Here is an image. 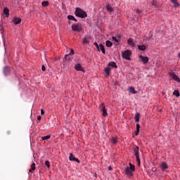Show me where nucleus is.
Instances as JSON below:
<instances>
[{
    "label": "nucleus",
    "mask_w": 180,
    "mask_h": 180,
    "mask_svg": "<svg viewBox=\"0 0 180 180\" xmlns=\"http://www.w3.org/2000/svg\"><path fill=\"white\" fill-rule=\"evenodd\" d=\"M75 13L76 16H78V18H82V19L86 18L88 16V14L86 13V11L79 8H76Z\"/></svg>",
    "instance_id": "obj_1"
},
{
    "label": "nucleus",
    "mask_w": 180,
    "mask_h": 180,
    "mask_svg": "<svg viewBox=\"0 0 180 180\" xmlns=\"http://www.w3.org/2000/svg\"><path fill=\"white\" fill-rule=\"evenodd\" d=\"M72 30L73 32H76L77 33H79V32H81L82 30V25H81V24H73L72 25Z\"/></svg>",
    "instance_id": "obj_2"
},
{
    "label": "nucleus",
    "mask_w": 180,
    "mask_h": 180,
    "mask_svg": "<svg viewBox=\"0 0 180 180\" xmlns=\"http://www.w3.org/2000/svg\"><path fill=\"white\" fill-rule=\"evenodd\" d=\"M99 109L101 112H103V116L106 117L108 116V110H106V107L105 106V103H102L99 105Z\"/></svg>",
    "instance_id": "obj_3"
},
{
    "label": "nucleus",
    "mask_w": 180,
    "mask_h": 180,
    "mask_svg": "<svg viewBox=\"0 0 180 180\" xmlns=\"http://www.w3.org/2000/svg\"><path fill=\"white\" fill-rule=\"evenodd\" d=\"M130 56H131V51L130 50H127L122 53V58L125 60H130Z\"/></svg>",
    "instance_id": "obj_4"
},
{
    "label": "nucleus",
    "mask_w": 180,
    "mask_h": 180,
    "mask_svg": "<svg viewBox=\"0 0 180 180\" xmlns=\"http://www.w3.org/2000/svg\"><path fill=\"white\" fill-rule=\"evenodd\" d=\"M169 75L171 77L172 79H174V81H176V82H180L179 77H178L174 72H169Z\"/></svg>",
    "instance_id": "obj_5"
},
{
    "label": "nucleus",
    "mask_w": 180,
    "mask_h": 180,
    "mask_svg": "<svg viewBox=\"0 0 180 180\" xmlns=\"http://www.w3.org/2000/svg\"><path fill=\"white\" fill-rule=\"evenodd\" d=\"M4 74L5 77H7V75H9L11 74V68L6 66L4 68Z\"/></svg>",
    "instance_id": "obj_6"
},
{
    "label": "nucleus",
    "mask_w": 180,
    "mask_h": 180,
    "mask_svg": "<svg viewBox=\"0 0 180 180\" xmlns=\"http://www.w3.org/2000/svg\"><path fill=\"white\" fill-rule=\"evenodd\" d=\"M69 160H70V161H75L78 164H79V162H80L79 159L75 158L72 153H70Z\"/></svg>",
    "instance_id": "obj_7"
},
{
    "label": "nucleus",
    "mask_w": 180,
    "mask_h": 180,
    "mask_svg": "<svg viewBox=\"0 0 180 180\" xmlns=\"http://www.w3.org/2000/svg\"><path fill=\"white\" fill-rule=\"evenodd\" d=\"M125 174L127 176H133V172L130 169V167H127L125 168Z\"/></svg>",
    "instance_id": "obj_8"
},
{
    "label": "nucleus",
    "mask_w": 180,
    "mask_h": 180,
    "mask_svg": "<svg viewBox=\"0 0 180 180\" xmlns=\"http://www.w3.org/2000/svg\"><path fill=\"white\" fill-rule=\"evenodd\" d=\"M139 58L141 60L143 64H147V63H148V58L147 56H143L140 55Z\"/></svg>",
    "instance_id": "obj_9"
},
{
    "label": "nucleus",
    "mask_w": 180,
    "mask_h": 180,
    "mask_svg": "<svg viewBox=\"0 0 180 180\" xmlns=\"http://www.w3.org/2000/svg\"><path fill=\"white\" fill-rule=\"evenodd\" d=\"M70 56H74V49H71L70 53L65 55V57L63 58V63H65V61H67V59L68 58V57H70Z\"/></svg>",
    "instance_id": "obj_10"
},
{
    "label": "nucleus",
    "mask_w": 180,
    "mask_h": 180,
    "mask_svg": "<svg viewBox=\"0 0 180 180\" xmlns=\"http://www.w3.org/2000/svg\"><path fill=\"white\" fill-rule=\"evenodd\" d=\"M160 168L162 171H165V169H168V165L165 163V162H162L160 165Z\"/></svg>",
    "instance_id": "obj_11"
},
{
    "label": "nucleus",
    "mask_w": 180,
    "mask_h": 180,
    "mask_svg": "<svg viewBox=\"0 0 180 180\" xmlns=\"http://www.w3.org/2000/svg\"><path fill=\"white\" fill-rule=\"evenodd\" d=\"M127 44H129V46H131V47H135L136 46V44L133 41V38H129L127 40Z\"/></svg>",
    "instance_id": "obj_12"
},
{
    "label": "nucleus",
    "mask_w": 180,
    "mask_h": 180,
    "mask_svg": "<svg viewBox=\"0 0 180 180\" xmlns=\"http://www.w3.org/2000/svg\"><path fill=\"white\" fill-rule=\"evenodd\" d=\"M105 8L107 12H108L109 13H112L113 12V7H112L110 4H107Z\"/></svg>",
    "instance_id": "obj_13"
},
{
    "label": "nucleus",
    "mask_w": 180,
    "mask_h": 180,
    "mask_svg": "<svg viewBox=\"0 0 180 180\" xmlns=\"http://www.w3.org/2000/svg\"><path fill=\"white\" fill-rule=\"evenodd\" d=\"M75 68L77 70V71H84L82 66L79 63H77L75 66Z\"/></svg>",
    "instance_id": "obj_14"
},
{
    "label": "nucleus",
    "mask_w": 180,
    "mask_h": 180,
    "mask_svg": "<svg viewBox=\"0 0 180 180\" xmlns=\"http://www.w3.org/2000/svg\"><path fill=\"white\" fill-rule=\"evenodd\" d=\"M36 169V163H32L31 165V167L30 169L29 170V172H33V171H34Z\"/></svg>",
    "instance_id": "obj_15"
},
{
    "label": "nucleus",
    "mask_w": 180,
    "mask_h": 180,
    "mask_svg": "<svg viewBox=\"0 0 180 180\" xmlns=\"http://www.w3.org/2000/svg\"><path fill=\"white\" fill-rule=\"evenodd\" d=\"M68 19L69 20H75V22H78V20H77L76 18L74 17V15H68Z\"/></svg>",
    "instance_id": "obj_16"
},
{
    "label": "nucleus",
    "mask_w": 180,
    "mask_h": 180,
    "mask_svg": "<svg viewBox=\"0 0 180 180\" xmlns=\"http://www.w3.org/2000/svg\"><path fill=\"white\" fill-rule=\"evenodd\" d=\"M108 67H112V68H117V65H116V63H115V62H110L108 63Z\"/></svg>",
    "instance_id": "obj_17"
},
{
    "label": "nucleus",
    "mask_w": 180,
    "mask_h": 180,
    "mask_svg": "<svg viewBox=\"0 0 180 180\" xmlns=\"http://www.w3.org/2000/svg\"><path fill=\"white\" fill-rule=\"evenodd\" d=\"M20 22H22V19H20V18H14L15 25H19V23H20Z\"/></svg>",
    "instance_id": "obj_18"
},
{
    "label": "nucleus",
    "mask_w": 180,
    "mask_h": 180,
    "mask_svg": "<svg viewBox=\"0 0 180 180\" xmlns=\"http://www.w3.org/2000/svg\"><path fill=\"white\" fill-rule=\"evenodd\" d=\"M112 40L115 42L116 46H119L120 44V41H119V39L116 37H112Z\"/></svg>",
    "instance_id": "obj_19"
},
{
    "label": "nucleus",
    "mask_w": 180,
    "mask_h": 180,
    "mask_svg": "<svg viewBox=\"0 0 180 180\" xmlns=\"http://www.w3.org/2000/svg\"><path fill=\"white\" fill-rule=\"evenodd\" d=\"M135 121L139 123L140 122V113H136L134 117Z\"/></svg>",
    "instance_id": "obj_20"
},
{
    "label": "nucleus",
    "mask_w": 180,
    "mask_h": 180,
    "mask_svg": "<svg viewBox=\"0 0 180 180\" xmlns=\"http://www.w3.org/2000/svg\"><path fill=\"white\" fill-rule=\"evenodd\" d=\"M129 91L130 92V94H137V91H136L134 87L133 86L129 87Z\"/></svg>",
    "instance_id": "obj_21"
},
{
    "label": "nucleus",
    "mask_w": 180,
    "mask_h": 180,
    "mask_svg": "<svg viewBox=\"0 0 180 180\" xmlns=\"http://www.w3.org/2000/svg\"><path fill=\"white\" fill-rule=\"evenodd\" d=\"M129 169L132 172H134L136 171V167L131 164V163H129Z\"/></svg>",
    "instance_id": "obj_22"
},
{
    "label": "nucleus",
    "mask_w": 180,
    "mask_h": 180,
    "mask_svg": "<svg viewBox=\"0 0 180 180\" xmlns=\"http://www.w3.org/2000/svg\"><path fill=\"white\" fill-rule=\"evenodd\" d=\"M139 146H134V155H139Z\"/></svg>",
    "instance_id": "obj_23"
},
{
    "label": "nucleus",
    "mask_w": 180,
    "mask_h": 180,
    "mask_svg": "<svg viewBox=\"0 0 180 180\" xmlns=\"http://www.w3.org/2000/svg\"><path fill=\"white\" fill-rule=\"evenodd\" d=\"M139 50H141V51H144L146 50V47L145 45H138Z\"/></svg>",
    "instance_id": "obj_24"
},
{
    "label": "nucleus",
    "mask_w": 180,
    "mask_h": 180,
    "mask_svg": "<svg viewBox=\"0 0 180 180\" xmlns=\"http://www.w3.org/2000/svg\"><path fill=\"white\" fill-rule=\"evenodd\" d=\"M105 46L107 47H112V46H113V43H112V41L108 40L105 41Z\"/></svg>",
    "instance_id": "obj_25"
},
{
    "label": "nucleus",
    "mask_w": 180,
    "mask_h": 180,
    "mask_svg": "<svg viewBox=\"0 0 180 180\" xmlns=\"http://www.w3.org/2000/svg\"><path fill=\"white\" fill-rule=\"evenodd\" d=\"M173 95H174V96H176V98H179L180 96L179 91L174 90L173 92Z\"/></svg>",
    "instance_id": "obj_26"
},
{
    "label": "nucleus",
    "mask_w": 180,
    "mask_h": 180,
    "mask_svg": "<svg viewBox=\"0 0 180 180\" xmlns=\"http://www.w3.org/2000/svg\"><path fill=\"white\" fill-rule=\"evenodd\" d=\"M100 50L102 51L103 54H105L106 51H105V46L102 44H100Z\"/></svg>",
    "instance_id": "obj_27"
},
{
    "label": "nucleus",
    "mask_w": 180,
    "mask_h": 180,
    "mask_svg": "<svg viewBox=\"0 0 180 180\" xmlns=\"http://www.w3.org/2000/svg\"><path fill=\"white\" fill-rule=\"evenodd\" d=\"M41 5H42V6H44V7L49 6V3L48 1H42Z\"/></svg>",
    "instance_id": "obj_28"
},
{
    "label": "nucleus",
    "mask_w": 180,
    "mask_h": 180,
    "mask_svg": "<svg viewBox=\"0 0 180 180\" xmlns=\"http://www.w3.org/2000/svg\"><path fill=\"white\" fill-rule=\"evenodd\" d=\"M111 143L112 144H116L117 143V139L115 137L111 138Z\"/></svg>",
    "instance_id": "obj_29"
},
{
    "label": "nucleus",
    "mask_w": 180,
    "mask_h": 180,
    "mask_svg": "<svg viewBox=\"0 0 180 180\" xmlns=\"http://www.w3.org/2000/svg\"><path fill=\"white\" fill-rule=\"evenodd\" d=\"M4 15H7V16H8V15H9V8H5L4 9Z\"/></svg>",
    "instance_id": "obj_30"
},
{
    "label": "nucleus",
    "mask_w": 180,
    "mask_h": 180,
    "mask_svg": "<svg viewBox=\"0 0 180 180\" xmlns=\"http://www.w3.org/2000/svg\"><path fill=\"white\" fill-rule=\"evenodd\" d=\"M89 43V38H84L83 39V44H88Z\"/></svg>",
    "instance_id": "obj_31"
},
{
    "label": "nucleus",
    "mask_w": 180,
    "mask_h": 180,
    "mask_svg": "<svg viewBox=\"0 0 180 180\" xmlns=\"http://www.w3.org/2000/svg\"><path fill=\"white\" fill-rule=\"evenodd\" d=\"M135 156L138 162V165L140 166V165L141 164V162L140 161V157H139V155H136Z\"/></svg>",
    "instance_id": "obj_32"
},
{
    "label": "nucleus",
    "mask_w": 180,
    "mask_h": 180,
    "mask_svg": "<svg viewBox=\"0 0 180 180\" xmlns=\"http://www.w3.org/2000/svg\"><path fill=\"white\" fill-rule=\"evenodd\" d=\"M105 72L106 73L107 75H109V74H110V68H105Z\"/></svg>",
    "instance_id": "obj_33"
},
{
    "label": "nucleus",
    "mask_w": 180,
    "mask_h": 180,
    "mask_svg": "<svg viewBox=\"0 0 180 180\" xmlns=\"http://www.w3.org/2000/svg\"><path fill=\"white\" fill-rule=\"evenodd\" d=\"M51 135H48V136H42L41 137V140H49V139H51Z\"/></svg>",
    "instance_id": "obj_34"
},
{
    "label": "nucleus",
    "mask_w": 180,
    "mask_h": 180,
    "mask_svg": "<svg viewBox=\"0 0 180 180\" xmlns=\"http://www.w3.org/2000/svg\"><path fill=\"white\" fill-rule=\"evenodd\" d=\"M4 31H5V30H4V25H3L2 24H1V25H0V32H1V34H4Z\"/></svg>",
    "instance_id": "obj_35"
},
{
    "label": "nucleus",
    "mask_w": 180,
    "mask_h": 180,
    "mask_svg": "<svg viewBox=\"0 0 180 180\" xmlns=\"http://www.w3.org/2000/svg\"><path fill=\"white\" fill-rule=\"evenodd\" d=\"M94 46H96V49H97V50H98V51H101V49H100V46L98 44V43H96V42H94Z\"/></svg>",
    "instance_id": "obj_36"
},
{
    "label": "nucleus",
    "mask_w": 180,
    "mask_h": 180,
    "mask_svg": "<svg viewBox=\"0 0 180 180\" xmlns=\"http://www.w3.org/2000/svg\"><path fill=\"white\" fill-rule=\"evenodd\" d=\"M45 165L47 167V168H50V162L49 160H46L45 162Z\"/></svg>",
    "instance_id": "obj_37"
},
{
    "label": "nucleus",
    "mask_w": 180,
    "mask_h": 180,
    "mask_svg": "<svg viewBox=\"0 0 180 180\" xmlns=\"http://www.w3.org/2000/svg\"><path fill=\"white\" fill-rule=\"evenodd\" d=\"M135 13L140 15V13H141V10H140L139 8L135 9Z\"/></svg>",
    "instance_id": "obj_38"
},
{
    "label": "nucleus",
    "mask_w": 180,
    "mask_h": 180,
    "mask_svg": "<svg viewBox=\"0 0 180 180\" xmlns=\"http://www.w3.org/2000/svg\"><path fill=\"white\" fill-rule=\"evenodd\" d=\"M152 5L153 6H157V5H158V3L157 2V1H153Z\"/></svg>",
    "instance_id": "obj_39"
},
{
    "label": "nucleus",
    "mask_w": 180,
    "mask_h": 180,
    "mask_svg": "<svg viewBox=\"0 0 180 180\" xmlns=\"http://www.w3.org/2000/svg\"><path fill=\"white\" fill-rule=\"evenodd\" d=\"M172 2H174V4H175V6H179V4H178V2H176V0H172Z\"/></svg>",
    "instance_id": "obj_40"
},
{
    "label": "nucleus",
    "mask_w": 180,
    "mask_h": 180,
    "mask_svg": "<svg viewBox=\"0 0 180 180\" xmlns=\"http://www.w3.org/2000/svg\"><path fill=\"white\" fill-rule=\"evenodd\" d=\"M139 133H140V129H136V130L135 131V135H136V136H139Z\"/></svg>",
    "instance_id": "obj_41"
},
{
    "label": "nucleus",
    "mask_w": 180,
    "mask_h": 180,
    "mask_svg": "<svg viewBox=\"0 0 180 180\" xmlns=\"http://www.w3.org/2000/svg\"><path fill=\"white\" fill-rule=\"evenodd\" d=\"M118 40H120V39L122 38V37L119 34H117L115 37Z\"/></svg>",
    "instance_id": "obj_42"
},
{
    "label": "nucleus",
    "mask_w": 180,
    "mask_h": 180,
    "mask_svg": "<svg viewBox=\"0 0 180 180\" xmlns=\"http://www.w3.org/2000/svg\"><path fill=\"white\" fill-rule=\"evenodd\" d=\"M41 70L42 71H46V66H44V65L41 66Z\"/></svg>",
    "instance_id": "obj_43"
},
{
    "label": "nucleus",
    "mask_w": 180,
    "mask_h": 180,
    "mask_svg": "<svg viewBox=\"0 0 180 180\" xmlns=\"http://www.w3.org/2000/svg\"><path fill=\"white\" fill-rule=\"evenodd\" d=\"M136 129L140 130V124H136Z\"/></svg>",
    "instance_id": "obj_44"
},
{
    "label": "nucleus",
    "mask_w": 180,
    "mask_h": 180,
    "mask_svg": "<svg viewBox=\"0 0 180 180\" xmlns=\"http://www.w3.org/2000/svg\"><path fill=\"white\" fill-rule=\"evenodd\" d=\"M37 120H39V121L41 120V116H37Z\"/></svg>",
    "instance_id": "obj_45"
},
{
    "label": "nucleus",
    "mask_w": 180,
    "mask_h": 180,
    "mask_svg": "<svg viewBox=\"0 0 180 180\" xmlns=\"http://www.w3.org/2000/svg\"><path fill=\"white\" fill-rule=\"evenodd\" d=\"M41 115H44V111L43 110H41Z\"/></svg>",
    "instance_id": "obj_46"
},
{
    "label": "nucleus",
    "mask_w": 180,
    "mask_h": 180,
    "mask_svg": "<svg viewBox=\"0 0 180 180\" xmlns=\"http://www.w3.org/2000/svg\"><path fill=\"white\" fill-rule=\"evenodd\" d=\"M108 170H109V171H112V167L110 166V167H108Z\"/></svg>",
    "instance_id": "obj_47"
},
{
    "label": "nucleus",
    "mask_w": 180,
    "mask_h": 180,
    "mask_svg": "<svg viewBox=\"0 0 180 180\" xmlns=\"http://www.w3.org/2000/svg\"><path fill=\"white\" fill-rule=\"evenodd\" d=\"M178 57L179 58H180V53L178 54Z\"/></svg>",
    "instance_id": "obj_48"
},
{
    "label": "nucleus",
    "mask_w": 180,
    "mask_h": 180,
    "mask_svg": "<svg viewBox=\"0 0 180 180\" xmlns=\"http://www.w3.org/2000/svg\"><path fill=\"white\" fill-rule=\"evenodd\" d=\"M69 25H71V22L70 21H69Z\"/></svg>",
    "instance_id": "obj_49"
},
{
    "label": "nucleus",
    "mask_w": 180,
    "mask_h": 180,
    "mask_svg": "<svg viewBox=\"0 0 180 180\" xmlns=\"http://www.w3.org/2000/svg\"><path fill=\"white\" fill-rule=\"evenodd\" d=\"M153 171H155V169H153Z\"/></svg>",
    "instance_id": "obj_50"
},
{
    "label": "nucleus",
    "mask_w": 180,
    "mask_h": 180,
    "mask_svg": "<svg viewBox=\"0 0 180 180\" xmlns=\"http://www.w3.org/2000/svg\"><path fill=\"white\" fill-rule=\"evenodd\" d=\"M153 171H155V169H153Z\"/></svg>",
    "instance_id": "obj_51"
}]
</instances>
